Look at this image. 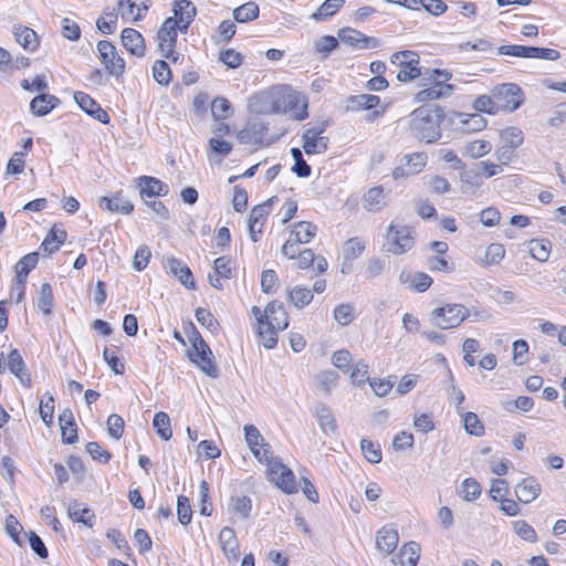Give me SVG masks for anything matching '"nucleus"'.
Here are the masks:
<instances>
[{
    "label": "nucleus",
    "instance_id": "nucleus-37",
    "mask_svg": "<svg viewBox=\"0 0 566 566\" xmlns=\"http://www.w3.org/2000/svg\"><path fill=\"white\" fill-rule=\"evenodd\" d=\"M515 493L520 502L528 504L541 494V484L533 476L524 478L515 486Z\"/></svg>",
    "mask_w": 566,
    "mask_h": 566
},
{
    "label": "nucleus",
    "instance_id": "nucleus-63",
    "mask_svg": "<svg viewBox=\"0 0 566 566\" xmlns=\"http://www.w3.org/2000/svg\"><path fill=\"white\" fill-rule=\"evenodd\" d=\"M55 400L54 397L46 392L45 396L41 399L39 411L42 421L48 426L51 427L54 422V410H55Z\"/></svg>",
    "mask_w": 566,
    "mask_h": 566
},
{
    "label": "nucleus",
    "instance_id": "nucleus-2",
    "mask_svg": "<svg viewBox=\"0 0 566 566\" xmlns=\"http://www.w3.org/2000/svg\"><path fill=\"white\" fill-rule=\"evenodd\" d=\"M259 112L286 115L297 122L308 117V98L290 84H274L253 96Z\"/></svg>",
    "mask_w": 566,
    "mask_h": 566
},
{
    "label": "nucleus",
    "instance_id": "nucleus-60",
    "mask_svg": "<svg viewBox=\"0 0 566 566\" xmlns=\"http://www.w3.org/2000/svg\"><path fill=\"white\" fill-rule=\"evenodd\" d=\"M462 420L467 433L475 437H482L485 433L484 423L476 413L468 411L462 416Z\"/></svg>",
    "mask_w": 566,
    "mask_h": 566
},
{
    "label": "nucleus",
    "instance_id": "nucleus-25",
    "mask_svg": "<svg viewBox=\"0 0 566 566\" xmlns=\"http://www.w3.org/2000/svg\"><path fill=\"white\" fill-rule=\"evenodd\" d=\"M74 99L86 114L91 115L102 124H108L111 117L108 113L87 93L77 91L74 93Z\"/></svg>",
    "mask_w": 566,
    "mask_h": 566
},
{
    "label": "nucleus",
    "instance_id": "nucleus-64",
    "mask_svg": "<svg viewBox=\"0 0 566 566\" xmlns=\"http://www.w3.org/2000/svg\"><path fill=\"white\" fill-rule=\"evenodd\" d=\"M515 534L523 541L535 543L538 539L535 528L524 520H517L512 523Z\"/></svg>",
    "mask_w": 566,
    "mask_h": 566
},
{
    "label": "nucleus",
    "instance_id": "nucleus-57",
    "mask_svg": "<svg viewBox=\"0 0 566 566\" xmlns=\"http://www.w3.org/2000/svg\"><path fill=\"white\" fill-rule=\"evenodd\" d=\"M259 6L253 2H247L233 10V18L239 23H245L255 20L259 17Z\"/></svg>",
    "mask_w": 566,
    "mask_h": 566
},
{
    "label": "nucleus",
    "instance_id": "nucleus-17",
    "mask_svg": "<svg viewBox=\"0 0 566 566\" xmlns=\"http://www.w3.org/2000/svg\"><path fill=\"white\" fill-rule=\"evenodd\" d=\"M326 280L324 279L316 280L312 289L303 284H296L287 289L286 301L293 307L302 310L312 303L314 293H323L326 290Z\"/></svg>",
    "mask_w": 566,
    "mask_h": 566
},
{
    "label": "nucleus",
    "instance_id": "nucleus-31",
    "mask_svg": "<svg viewBox=\"0 0 566 566\" xmlns=\"http://www.w3.org/2000/svg\"><path fill=\"white\" fill-rule=\"evenodd\" d=\"M98 207L108 212L130 214L134 211V203L123 196V190L114 192L112 196L101 197Z\"/></svg>",
    "mask_w": 566,
    "mask_h": 566
},
{
    "label": "nucleus",
    "instance_id": "nucleus-38",
    "mask_svg": "<svg viewBox=\"0 0 566 566\" xmlns=\"http://www.w3.org/2000/svg\"><path fill=\"white\" fill-rule=\"evenodd\" d=\"M13 35L15 41L29 52H34L40 46V36L38 33L27 25H15L13 28Z\"/></svg>",
    "mask_w": 566,
    "mask_h": 566
},
{
    "label": "nucleus",
    "instance_id": "nucleus-10",
    "mask_svg": "<svg viewBox=\"0 0 566 566\" xmlns=\"http://www.w3.org/2000/svg\"><path fill=\"white\" fill-rule=\"evenodd\" d=\"M96 56L109 76L116 80L124 76L126 72V61L113 42L99 40L96 44Z\"/></svg>",
    "mask_w": 566,
    "mask_h": 566
},
{
    "label": "nucleus",
    "instance_id": "nucleus-41",
    "mask_svg": "<svg viewBox=\"0 0 566 566\" xmlns=\"http://www.w3.org/2000/svg\"><path fill=\"white\" fill-rule=\"evenodd\" d=\"M420 558V546L416 542H408L401 546L392 562L400 566H417Z\"/></svg>",
    "mask_w": 566,
    "mask_h": 566
},
{
    "label": "nucleus",
    "instance_id": "nucleus-47",
    "mask_svg": "<svg viewBox=\"0 0 566 566\" xmlns=\"http://www.w3.org/2000/svg\"><path fill=\"white\" fill-rule=\"evenodd\" d=\"M210 104L212 117L217 122L224 123L223 120L230 118L233 114L232 104L227 97H214Z\"/></svg>",
    "mask_w": 566,
    "mask_h": 566
},
{
    "label": "nucleus",
    "instance_id": "nucleus-42",
    "mask_svg": "<svg viewBox=\"0 0 566 566\" xmlns=\"http://www.w3.org/2000/svg\"><path fill=\"white\" fill-rule=\"evenodd\" d=\"M228 511L232 515V518L247 520L252 511V501L247 495L231 496Z\"/></svg>",
    "mask_w": 566,
    "mask_h": 566
},
{
    "label": "nucleus",
    "instance_id": "nucleus-49",
    "mask_svg": "<svg viewBox=\"0 0 566 566\" xmlns=\"http://www.w3.org/2000/svg\"><path fill=\"white\" fill-rule=\"evenodd\" d=\"M266 130L265 126L263 125H248L237 134V139L244 145L248 144H254V145H262V132Z\"/></svg>",
    "mask_w": 566,
    "mask_h": 566
},
{
    "label": "nucleus",
    "instance_id": "nucleus-1",
    "mask_svg": "<svg viewBox=\"0 0 566 566\" xmlns=\"http://www.w3.org/2000/svg\"><path fill=\"white\" fill-rule=\"evenodd\" d=\"M318 227L311 221H298L289 227L287 239L281 248L282 255L294 261L298 270H311L315 274H324L328 269V261L313 249L304 248L317 235Z\"/></svg>",
    "mask_w": 566,
    "mask_h": 566
},
{
    "label": "nucleus",
    "instance_id": "nucleus-8",
    "mask_svg": "<svg viewBox=\"0 0 566 566\" xmlns=\"http://www.w3.org/2000/svg\"><path fill=\"white\" fill-rule=\"evenodd\" d=\"M469 317L470 311L461 303H447L430 313L431 323L440 329L457 328Z\"/></svg>",
    "mask_w": 566,
    "mask_h": 566
},
{
    "label": "nucleus",
    "instance_id": "nucleus-61",
    "mask_svg": "<svg viewBox=\"0 0 566 566\" xmlns=\"http://www.w3.org/2000/svg\"><path fill=\"white\" fill-rule=\"evenodd\" d=\"M153 77L163 86H168L172 80V72L168 63L164 60H157L153 64Z\"/></svg>",
    "mask_w": 566,
    "mask_h": 566
},
{
    "label": "nucleus",
    "instance_id": "nucleus-22",
    "mask_svg": "<svg viewBox=\"0 0 566 566\" xmlns=\"http://www.w3.org/2000/svg\"><path fill=\"white\" fill-rule=\"evenodd\" d=\"M220 548L230 563H237L240 557V544L232 527L224 526L218 535Z\"/></svg>",
    "mask_w": 566,
    "mask_h": 566
},
{
    "label": "nucleus",
    "instance_id": "nucleus-11",
    "mask_svg": "<svg viewBox=\"0 0 566 566\" xmlns=\"http://www.w3.org/2000/svg\"><path fill=\"white\" fill-rule=\"evenodd\" d=\"M387 242L392 254H405L415 247V229L408 224L391 222L387 229Z\"/></svg>",
    "mask_w": 566,
    "mask_h": 566
},
{
    "label": "nucleus",
    "instance_id": "nucleus-55",
    "mask_svg": "<svg viewBox=\"0 0 566 566\" xmlns=\"http://www.w3.org/2000/svg\"><path fill=\"white\" fill-rule=\"evenodd\" d=\"M36 305L39 311H41L44 315L52 314L54 306V294L50 283H43L41 285Z\"/></svg>",
    "mask_w": 566,
    "mask_h": 566
},
{
    "label": "nucleus",
    "instance_id": "nucleus-26",
    "mask_svg": "<svg viewBox=\"0 0 566 566\" xmlns=\"http://www.w3.org/2000/svg\"><path fill=\"white\" fill-rule=\"evenodd\" d=\"M339 39L343 43L355 49H375L379 45L377 38L368 36L352 28H343L339 31Z\"/></svg>",
    "mask_w": 566,
    "mask_h": 566
},
{
    "label": "nucleus",
    "instance_id": "nucleus-6",
    "mask_svg": "<svg viewBox=\"0 0 566 566\" xmlns=\"http://www.w3.org/2000/svg\"><path fill=\"white\" fill-rule=\"evenodd\" d=\"M452 73L446 69L427 70L424 77L427 81L426 87L415 94V101L417 103H427L448 97L453 91V85L450 83Z\"/></svg>",
    "mask_w": 566,
    "mask_h": 566
},
{
    "label": "nucleus",
    "instance_id": "nucleus-24",
    "mask_svg": "<svg viewBox=\"0 0 566 566\" xmlns=\"http://www.w3.org/2000/svg\"><path fill=\"white\" fill-rule=\"evenodd\" d=\"M120 43L123 48L132 55L144 57L147 46L143 34L134 28H125L120 33Z\"/></svg>",
    "mask_w": 566,
    "mask_h": 566
},
{
    "label": "nucleus",
    "instance_id": "nucleus-35",
    "mask_svg": "<svg viewBox=\"0 0 566 566\" xmlns=\"http://www.w3.org/2000/svg\"><path fill=\"white\" fill-rule=\"evenodd\" d=\"M399 281L408 289L423 293L430 289L433 283V279L424 272H401Z\"/></svg>",
    "mask_w": 566,
    "mask_h": 566
},
{
    "label": "nucleus",
    "instance_id": "nucleus-29",
    "mask_svg": "<svg viewBox=\"0 0 566 566\" xmlns=\"http://www.w3.org/2000/svg\"><path fill=\"white\" fill-rule=\"evenodd\" d=\"M399 543L397 528L389 524L382 526L376 533V548L379 553L387 556L395 552Z\"/></svg>",
    "mask_w": 566,
    "mask_h": 566
},
{
    "label": "nucleus",
    "instance_id": "nucleus-27",
    "mask_svg": "<svg viewBox=\"0 0 566 566\" xmlns=\"http://www.w3.org/2000/svg\"><path fill=\"white\" fill-rule=\"evenodd\" d=\"M149 9L147 0H119L118 10L122 19L126 22L143 20Z\"/></svg>",
    "mask_w": 566,
    "mask_h": 566
},
{
    "label": "nucleus",
    "instance_id": "nucleus-53",
    "mask_svg": "<svg viewBox=\"0 0 566 566\" xmlns=\"http://www.w3.org/2000/svg\"><path fill=\"white\" fill-rule=\"evenodd\" d=\"M347 374L349 375L352 384L357 387L364 386L370 380L369 365L363 359L353 364Z\"/></svg>",
    "mask_w": 566,
    "mask_h": 566
},
{
    "label": "nucleus",
    "instance_id": "nucleus-7",
    "mask_svg": "<svg viewBox=\"0 0 566 566\" xmlns=\"http://www.w3.org/2000/svg\"><path fill=\"white\" fill-rule=\"evenodd\" d=\"M344 109L346 113L368 112L365 116V120L367 123H374L385 115L387 106L381 104L380 96L363 93L349 95L345 99Z\"/></svg>",
    "mask_w": 566,
    "mask_h": 566
},
{
    "label": "nucleus",
    "instance_id": "nucleus-12",
    "mask_svg": "<svg viewBox=\"0 0 566 566\" xmlns=\"http://www.w3.org/2000/svg\"><path fill=\"white\" fill-rule=\"evenodd\" d=\"M500 146L494 156L503 164H512L516 159V149L524 143V133L520 127L509 126L500 130Z\"/></svg>",
    "mask_w": 566,
    "mask_h": 566
},
{
    "label": "nucleus",
    "instance_id": "nucleus-21",
    "mask_svg": "<svg viewBox=\"0 0 566 566\" xmlns=\"http://www.w3.org/2000/svg\"><path fill=\"white\" fill-rule=\"evenodd\" d=\"M427 163L428 156L424 151L407 154L403 157V164L395 167L391 176L395 180H400L418 175L424 170Z\"/></svg>",
    "mask_w": 566,
    "mask_h": 566
},
{
    "label": "nucleus",
    "instance_id": "nucleus-32",
    "mask_svg": "<svg viewBox=\"0 0 566 566\" xmlns=\"http://www.w3.org/2000/svg\"><path fill=\"white\" fill-rule=\"evenodd\" d=\"M167 273L174 275L188 290H196L197 284L189 266L182 261L171 256L167 259Z\"/></svg>",
    "mask_w": 566,
    "mask_h": 566
},
{
    "label": "nucleus",
    "instance_id": "nucleus-48",
    "mask_svg": "<svg viewBox=\"0 0 566 566\" xmlns=\"http://www.w3.org/2000/svg\"><path fill=\"white\" fill-rule=\"evenodd\" d=\"M492 143L486 139H473L465 144L464 146V156L471 159H479L492 151Z\"/></svg>",
    "mask_w": 566,
    "mask_h": 566
},
{
    "label": "nucleus",
    "instance_id": "nucleus-44",
    "mask_svg": "<svg viewBox=\"0 0 566 566\" xmlns=\"http://www.w3.org/2000/svg\"><path fill=\"white\" fill-rule=\"evenodd\" d=\"M367 247V240L364 237H352L347 239L342 247L344 260L353 261L360 258Z\"/></svg>",
    "mask_w": 566,
    "mask_h": 566
},
{
    "label": "nucleus",
    "instance_id": "nucleus-36",
    "mask_svg": "<svg viewBox=\"0 0 566 566\" xmlns=\"http://www.w3.org/2000/svg\"><path fill=\"white\" fill-rule=\"evenodd\" d=\"M525 244L532 259L539 263H545L548 261L553 250V243L548 238H533L530 239Z\"/></svg>",
    "mask_w": 566,
    "mask_h": 566
},
{
    "label": "nucleus",
    "instance_id": "nucleus-62",
    "mask_svg": "<svg viewBox=\"0 0 566 566\" xmlns=\"http://www.w3.org/2000/svg\"><path fill=\"white\" fill-rule=\"evenodd\" d=\"M473 107L478 114L485 113L489 115H496L500 111L496 104V98L486 94H482L475 97Z\"/></svg>",
    "mask_w": 566,
    "mask_h": 566
},
{
    "label": "nucleus",
    "instance_id": "nucleus-51",
    "mask_svg": "<svg viewBox=\"0 0 566 566\" xmlns=\"http://www.w3.org/2000/svg\"><path fill=\"white\" fill-rule=\"evenodd\" d=\"M510 164H503V160L492 161L490 159L481 160L476 164V174L479 177L489 179L494 176L501 175L504 171V168Z\"/></svg>",
    "mask_w": 566,
    "mask_h": 566
},
{
    "label": "nucleus",
    "instance_id": "nucleus-59",
    "mask_svg": "<svg viewBox=\"0 0 566 566\" xmlns=\"http://www.w3.org/2000/svg\"><path fill=\"white\" fill-rule=\"evenodd\" d=\"M505 258V248L502 243H490L486 247L482 264L484 266H492L500 264Z\"/></svg>",
    "mask_w": 566,
    "mask_h": 566
},
{
    "label": "nucleus",
    "instance_id": "nucleus-5",
    "mask_svg": "<svg viewBox=\"0 0 566 566\" xmlns=\"http://www.w3.org/2000/svg\"><path fill=\"white\" fill-rule=\"evenodd\" d=\"M190 346L187 349L189 360L209 377L218 376L214 355L192 323L185 328Z\"/></svg>",
    "mask_w": 566,
    "mask_h": 566
},
{
    "label": "nucleus",
    "instance_id": "nucleus-50",
    "mask_svg": "<svg viewBox=\"0 0 566 566\" xmlns=\"http://www.w3.org/2000/svg\"><path fill=\"white\" fill-rule=\"evenodd\" d=\"M345 6V0H325L311 18L315 21H324L335 15Z\"/></svg>",
    "mask_w": 566,
    "mask_h": 566
},
{
    "label": "nucleus",
    "instance_id": "nucleus-3",
    "mask_svg": "<svg viewBox=\"0 0 566 566\" xmlns=\"http://www.w3.org/2000/svg\"><path fill=\"white\" fill-rule=\"evenodd\" d=\"M252 315L255 317V334L261 344L266 349H272L277 345L279 331H284L290 324V316L284 304L279 300L268 303L264 310L259 306H252Z\"/></svg>",
    "mask_w": 566,
    "mask_h": 566
},
{
    "label": "nucleus",
    "instance_id": "nucleus-23",
    "mask_svg": "<svg viewBox=\"0 0 566 566\" xmlns=\"http://www.w3.org/2000/svg\"><path fill=\"white\" fill-rule=\"evenodd\" d=\"M174 15L168 17L177 22L181 29V33H187L190 24L195 20L197 9L190 0H176L172 6Z\"/></svg>",
    "mask_w": 566,
    "mask_h": 566
},
{
    "label": "nucleus",
    "instance_id": "nucleus-9",
    "mask_svg": "<svg viewBox=\"0 0 566 566\" xmlns=\"http://www.w3.org/2000/svg\"><path fill=\"white\" fill-rule=\"evenodd\" d=\"M389 61L398 69L397 81L400 83H410L422 75L420 55L416 51L401 50L394 52Z\"/></svg>",
    "mask_w": 566,
    "mask_h": 566
},
{
    "label": "nucleus",
    "instance_id": "nucleus-54",
    "mask_svg": "<svg viewBox=\"0 0 566 566\" xmlns=\"http://www.w3.org/2000/svg\"><path fill=\"white\" fill-rule=\"evenodd\" d=\"M482 493L481 484L474 478H467L460 485L459 494L467 502L476 501Z\"/></svg>",
    "mask_w": 566,
    "mask_h": 566
},
{
    "label": "nucleus",
    "instance_id": "nucleus-40",
    "mask_svg": "<svg viewBox=\"0 0 566 566\" xmlns=\"http://www.w3.org/2000/svg\"><path fill=\"white\" fill-rule=\"evenodd\" d=\"M364 209L368 212H379L387 206L385 189L382 186H375L368 189L363 197Z\"/></svg>",
    "mask_w": 566,
    "mask_h": 566
},
{
    "label": "nucleus",
    "instance_id": "nucleus-52",
    "mask_svg": "<svg viewBox=\"0 0 566 566\" xmlns=\"http://www.w3.org/2000/svg\"><path fill=\"white\" fill-rule=\"evenodd\" d=\"M119 12L116 9L104 10L96 20V27L103 34H113L117 28Z\"/></svg>",
    "mask_w": 566,
    "mask_h": 566
},
{
    "label": "nucleus",
    "instance_id": "nucleus-19",
    "mask_svg": "<svg viewBox=\"0 0 566 566\" xmlns=\"http://www.w3.org/2000/svg\"><path fill=\"white\" fill-rule=\"evenodd\" d=\"M448 123L463 134L479 133L486 128L488 119L478 113L451 112L447 117Z\"/></svg>",
    "mask_w": 566,
    "mask_h": 566
},
{
    "label": "nucleus",
    "instance_id": "nucleus-20",
    "mask_svg": "<svg viewBox=\"0 0 566 566\" xmlns=\"http://www.w3.org/2000/svg\"><path fill=\"white\" fill-rule=\"evenodd\" d=\"M275 200L276 198L272 197L251 209L248 226L250 238L253 242H258L261 239Z\"/></svg>",
    "mask_w": 566,
    "mask_h": 566
},
{
    "label": "nucleus",
    "instance_id": "nucleus-13",
    "mask_svg": "<svg viewBox=\"0 0 566 566\" xmlns=\"http://www.w3.org/2000/svg\"><path fill=\"white\" fill-rule=\"evenodd\" d=\"M266 465V476L282 492L294 494L297 492V484L293 471L280 459H272Z\"/></svg>",
    "mask_w": 566,
    "mask_h": 566
},
{
    "label": "nucleus",
    "instance_id": "nucleus-34",
    "mask_svg": "<svg viewBox=\"0 0 566 566\" xmlns=\"http://www.w3.org/2000/svg\"><path fill=\"white\" fill-rule=\"evenodd\" d=\"M233 275L232 262L226 256H220L213 262V272L209 274L210 284L218 289H223V281L230 280Z\"/></svg>",
    "mask_w": 566,
    "mask_h": 566
},
{
    "label": "nucleus",
    "instance_id": "nucleus-56",
    "mask_svg": "<svg viewBox=\"0 0 566 566\" xmlns=\"http://www.w3.org/2000/svg\"><path fill=\"white\" fill-rule=\"evenodd\" d=\"M103 357L109 368L116 375H123L126 370L125 363L119 356V349L116 346L105 347L103 350Z\"/></svg>",
    "mask_w": 566,
    "mask_h": 566
},
{
    "label": "nucleus",
    "instance_id": "nucleus-33",
    "mask_svg": "<svg viewBox=\"0 0 566 566\" xmlns=\"http://www.w3.org/2000/svg\"><path fill=\"white\" fill-rule=\"evenodd\" d=\"M7 365L9 370L20 380L25 387L30 388L32 385L31 374L27 369L24 359L19 349L13 348L10 350L7 357Z\"/></svg>",
    "mask_w": 566,
    "mask_h": 566
},
{
    "label": "nucleus",
    "instance_id": "nucleus-45",
    "mask_svg": "<svg viewBox=\"0 0 566 566\" xmlns=\"http://www.w3.org/2000/svg\"><path fill=\"white\" fill-rule=\"evenodd\" d=\"M67 513L74 523H82L90 528L93 527L95 523L94 512L90 507L83 506L77 502L70 504Z\"/></svg>",
    "mask_w": 566,
    "mask_h": 566
},
{
    "label": "nucleus",
    "instance_id": "nucleus-14",
    "mask_svg": "<svg viewBox=\"0 0 566 566\" xmlns=\"http://www.w3.org/2000/svg\"><path fill=\"white\" fill-rule=\"evenodd\" d=\"M328 127V122H319L308 125L302 134V147L305 154H323L328 148V137L324 135Z\"/></svg>",
    "mask_w": 566,
    "mask_h": 566
},
{
    "label": "nucleus",
    "instance_id": "nucleus-16",
    "mask_svg": "<svg viewBox=\"0 0 566 566\" xmlns=\"http://www.w3.org/2000/svg\"><path fill=\"white\" fill-rule=\"evenodd\" d=\"M232 128L227 123H218L212 129V137L208 140V154L219 161L228 157L233 150V144L226 139L230 136Z\"/></svg>",
    "mask_w": 566,
    "mask_h": 566
},
{
    "label": "nucleus",
    "instance_id": "nucleus-39",
    "mask_svg": "<svg viewBox=\"0 0 566 566\" xmlns=\"http://www.w3.org/2000/svg\"><path fill=\"white\" fill-rule=\"evenodd\" d=\"M62 441L65 444H73L77 441V426L73 412L64 409L59 416Z\"/></svg>",
    "mask_w": 566,
    "mask_h": 566
},
{
    "label": "nucleus",
    "instance_id": "nucleus-18",
    "mask_svg": "<svg viewBox=\"0 0 566 566\" xmlns=\"http://www.w3.org/2000/svg\"><path fill=\"white\" fill-rule=\"evenodd\" d=\"M499 111L514 112L524 103L522 88L514 83H504L493 90Z\"/></svg>",
    "mask_w": 566,
    "mask_h": 566
},
{
    "label": "nucleus",
    "instance_id": "nucleus-15",
    "mask_svg": "<svg viewBox=\"0 0 566 566\" xmlns=\"http://www.w3.org/2000/svg\"><path fill=\"white\" fill-rule=\"evenodd\" d=\"M178 33H181V29L171 19H166L157 32L158 50L164 57L172 62L178 60L176 52Z\"/></svg>",
    "mask_w": 566,
    "mask_h": 566
},
{
    "label": "nucleus",
    "instance_id": "nucleus-28",
    "mask_svg": "<svg viewBox=\"0 0 566 566\" xmlns=\"http://www.w3.org/2000/svg\"><path fill=\"white\" fill-rule=\"evenodd\" d=\"M136 185L139 189L140 197L153 198V197H165L169 192L167 184L153 176H140L136 179Z\"/></svg>",
    "mask_w": 566,
    "mask_h": 566
},
{
    "label": "nucleus",
    "instance_id": "nucleus-30",
    "mask_svg": "<svg viewBox=\"0 0 566 566\" xmlns=\"http://www.w3.org/2000/svg\"><path fill=\"white\" fill-rule=\"evenodd\" d=\"M66 238L67 232L63 224L54 223L41 242L40 250L43 254L51 255L60 250L66 241Z\"/></svg>",
    "mask_w": 566,
    "mask_h": 566
},
{
    "label": "nucleus",
    "instance_id": "nucleus-46",
    "mask_svg": "<svg viewBox=\"0 0 566 566\" xmlns=\"http://www.w3.org/2000/svg\"><path fill=\"white\" fill-rule=\"evenodd\" d=\"M39 263V253L30 252L23 255L14 265V273L18 279L24 280L28 282V276L30 272L36 268Z\"/></svg>",
    "mask_w": 566,
    "mask_h": 566
},
{
    "label": "nucleus",
    "instance_id": "nucleus-43",
    "mask_svg": "<svg viewBox=\"0 0 566 566\" xmlns=\"http://www.w3.org/2000/svg\"><path fill=\"white\" fill-rule=\"evenodd\" d=\"M60 104L55 95L40 94L32 98L30 109L35 116H45Z\"/></svg>",
    "mask_w": 566,
    "mask_h": 566
},
{
    "label": "nucleus",
    "instance_id": "nucleus-4",
    "mask_svg": "<svg viewBox=\"0 0 566 566\" xmlns=\"http://www.w3.org/2000/svg\"><path fill=\"white\" fill-rule=\"evenodd\" d=\"M444 118L441 107H418L411 114V129L426 143H433L441 137L440 124Z\"/></svg>",
    "mask_w": 566,
    "mask_h": 566
},
{
    "label": "nucleus",
    "instance_id": "nucleus-58",
    "mask_svg": "<svg viewBox=\"0 0 566 566\" xmlns=\"http://www.w3.org/2000/svg\"><path fill=\"white\" fill-rule=\"evenodd\" d=\"M153 427H154L156 433L163 440L168 441L171 439L172 430H171L170 419L166 412L159 411L154 416Z\"/></svg>",
    "mask_w": 566,
    "mask_h": 566
}]
</instances>
